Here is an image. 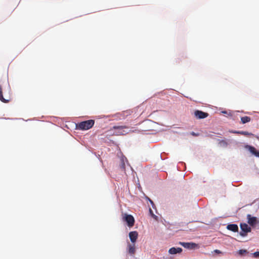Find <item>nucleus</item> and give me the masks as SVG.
<instances>
[{"label":"nucleus","instance_id":"obj_20","mask_svg":"<svg viewBox=\"0 0 259 259\" xmlns=\"http://www.w3.org/2000/svg\"><path fill=\"white\" fill-rule=\"evenodd\" d=\"M121 169L123 170H124V169H125V165H124V163H122V165L121 166Z\"/></svg>","mask_w":259,"mask_h":259},{"label":"nucleus","instance_id":"obj_8","mask_svg":"<svg viewBox=\"0 0 259 259\" xmlns=\"http://www.w3.org/2000/svg\"><path fill=\"white\" fill-rule=\"evenodd\" d=\"M245 148L247 149L252 154L259 157V151H257L254 147L246 145L245 146Z\"/></svg>","mask_w":259,"mask_h":259},{"label":"nucleus","instance_id":"obj_12","mask_svg":"<svg viewBox=\"0 0 259 259\" xmlns=\"http://www.w3.org/2000/svg\"><path fill=\"white\" fill-rule=\"evenodd\" d=\"M128 252L130 254H134L136 252L135 243L128 244Z\"/></svg>","mask_w":259,"mask_h":259},{"label":"nucleus","instance_id":"obj_10","mask_svg":"<svg viewBox=\"0 0 259 259\" xmlns=\"http://www.w3.org/2000/svg\"><path fill=\"white\" fill-rule=\"evenodd\" d=\"M248 223L251 226H254L257 222L256 217H251L250 214H248L247 216Z\"/></svg>","mask_w":259,"mask_h":259},{"label":"nucleus","instance_id":"obj_18","mask_svg":"<svg viewBox=\"0 0 259 259\" xmlns=\"http://www.w3.org/2000/svg\"><path fill=\"white\" fill-rule=\"evenodd\" d=\"M231 133H234V134H239V133L240 132V131H232L230 132Z\"/></svg>","mask_w":259,"mask_h":259},{"label":"nucleus","instance_id":"obj_19","mask_svg":"<svg viewBox=\"0 0 259 259\" xmlns=\"http://www.w3.org/2000/svg\"><path fill=\"white\" fill-rule=\"evenodd\" d=\"M214 252L217 253H218V254L222 253V252L220 250H218V249L214 250Z\"/></svg>","mask_w":259,"mask_h":259},{"label":"nucleus","instance_id":"obj_7","mask_svg":"<svg viewBox=\"0 0 259 259\" xmlns=\"http://www.w3.org/2000/svg\"><path fill=\"white\" fill-rule=\"evenodd\" d=\"M180 244L188 249H194L197 246V244L193 242H180Z\"/></svg>","mask_w":259,"mask_h":259},{"label":"nucleus","instance_id":"obj_6","mask_svg":"<svg viewBox=\"0 0 259 259\" xmlns=\"http://www.w3.org/2000/svg\"><path fill=\"white\" fill-rule=\"evenodd\" d=\"M195 117L198 119H203L208 116V114L200 110H196L194 112Z\"/></svg>","mask_w":259,"mask_h":259},{"label":"nucleus","instance_id":"obj_1","mask_svg":"<svg viewBox=\"0 0 259 259\" xmlns=\"http://www.w3.org/2000/svg\"><path fill=\"white\" fill-rule=\"evenodd\" d=\"M11 100V91L10 87H8L4 90L0 85V101L2 102L7 103Z\"/></svg>","mask_w":259,"mask_h":259},{"label":"nucleus","instance_id":"obj_3","mask_svg":"<svg viewBox=\"0 0 259 259\" xmlns=\"http://www.w3.org/2000/svg\"><path fill=\"white\" fill-rule=\"evenodd\" d=\"M122 219L127 223L129 227H132L134 225L135 219L132 215L125 213L123 215Z\"/></svg>","mask_w":259,"mask_h":259},{"label":"nucleus","instance_id":"obj_9","mask_svg":"<svg viewBox=\"0 0 259 259\" xmlns=\"http://www.w3.org/2000/svg\"><path fill=\"white\" fill-rule=\"evenodd\" d=\"M138 233L137 231H132L129 233V237L131 242L135 243L138 238Z\"/></svg>","mask_w":259,"mask_h":259},{"label":"nucleus","instance_id":"obj_22","mask_svg":"<svg viewBox=\"0 0 259 259\" xmlns=\"http://www.w3.org/2000/svg\"><path fill=\"white\" fill-rule=\"evenodd\" d=\"M125 114H130V111H126L123 112L124 116L125 115Z\"/></svg>","mask_w":259,"mask_h":259},{"label":"nucleus","instance_id":"obj_5","mask_svg":"<svg viewBox=\"0 0 259 259\" xmlns=\"http://www.w3.org/2000/svg\"><path fill=\"white\" fill-rule=\"evenodd\" d=\"M127 127L126 126H114L113 127V129L116 130L113 134H115L116 135H123L126 134H127L128 132L125 131L124 129L127 128Z\"/></svg>","mask_w":259,"mask_h":259},{"label":"nucleus","instance_id":"obj_13","mask_svg":"<svg viewBox=\"0 0 259 259\" xmlns=\"http://www.w3.org/2000/svg\"><path fill=\"white\" fill-rule=\"evenodd\" d=\"M227 228L228 230L234 232H236L238 231V227L236 224H229L227 226Z\"/></svg>","mask_w":259,"mask_h":259},{"label":"nucleus","instance_id":"obj_14","mask_svg":"<svg viewBox=\"0 0 259 259\" xmlns=\"http://www.w3.org/2000/svg\"><path fill=\"white\" fill-rule=\"evenodd\" d=\"M251 120V118L249 116H243L241 118V122L242 124H245L246 123L250 122Z\"/></svg>","mask_w":259,"mask_h":259},{"label":"nucleus","instance_id":"obj_2","mask_svg":"<svg viewBox=\"0 0 259 259\" xmlns=\"http://www.w3.org/2000/svg\"><path fill=\"white\" fill-rule=\"evenodd\" d=\"M95 121L93 119L80 122L76 124V128L80 130H88L94 125Z\"/></svg>","mask_w":259,"mask_h":259},{"label":"nucleus","instance_id":"obj_4","mask_svg":"<svg viewBox=\"0 0 259 259\" xmlns=\"http://www.w3.org/2000/svg\"><path fill=\"white\" fill-rule=\"evenodd\" d=\"M240 228L241 229V231L240 232V235L243 237L246 236L247 233L248 232H250L251 230V228L245 223H241L240 224Z\"/></svg>","mask_w":259,"mask_h":259},{"label":"nucleus","instance_id":"obj_21","mask_svg":"<svg viewBox=\"0 0 259 259\" xmlns=\"http://www.w3.org/2000/svg\"><path fill=\"white\" fill-rule=\"evenodd\" d=\"M149 211H150V214L153 216L154 217V214H153V212L152 211V210H151V208L149 209Z\"/></svg>","mask_w":259,"mask_h":259},{"label":"nucleus","instance_id":"obj_16","mask_svg":"<svg viewBox=\"0 0 259 259\" xmlns=\"http://www.w3.org/2000/svg\"><path fill=\"white\" fill-rule=\"evenodd\" d=\"M247 252V250H244V249H240L239 250V253L240 254V255H242L244 253H246Z\"/></svg>","mask_w":259,"mask_h":259},{"label":"nucleus","instance_id":"obj_11","mask_svg":"<svg viewBox=\"0 0 259 259\" xmlns=\"http://www.w3.org/2000/svg\"><path fill=\"white\" fill-rule=\"evenodd\" d=\"M182 251V249L180 247H178V248L171 247L168 250L169 253L171 254H176L177 253H181Z\"/></svg>","mask_w":259,"mask_h":259},{"label":"nucleus","instance_id":"obj_15","mask_svg":"<svg viewBox=\"0 0 259 259\" xmlns=\"http://www.w3.org/2000/svg\"><path fill=\"white\" fill-rule=\"evenodd\" d=\"M239 134L244 135V136H250L253 135V134L252 133H249V132H246V131H240V132L239 133Z\"/></svg>","mask_w":259,"mask_h":259},{"label":"nucleus","instance_id":"obj_23","mask_svg":"<svg viewBox=\"0 0 259 259\" xmlns=\"http://www.w3.org/2000/svg\"><path fill=\"white\" fill-rule=\"evenodd\" d=\"M149 200L152 205H154L153 202L151 199H149Z\"/></svg>","mask_w":259,"mask_h":259},{"label":"nucleus","instance_id":"obj_17","mask_svg":"<svg viewBox=\"0 0 259 259\" xmlns=\"http://www.w3.org/2000/svg\"><path fill=\"white\" fill-rule=\"evenodd\" d=\"M253 256L254 257L258 258L259 257V251H256L253 253Z\"/></svg>","mask_w":259,"mask_h":259}]
</instances>
